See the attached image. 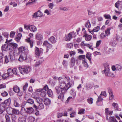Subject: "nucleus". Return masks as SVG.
Listing matches in <instances>:
<instances>
[{"label": "nucleus", "instance_id": "nucleus-1", "mask_svg": "<svg viewBox=\"0 0 122 122\" xmlns=\"http://www.w3.org/2000/svg\"><path fill=\"white\" fill-rule=\"evenodd\" d=\"M70 78L68 76H62L58 78V80L59 81V84L58 86L55 87L57 94H59L61 91L62 92L67 91L69 88L71 87V84H70Z\"/></svg>", "mask_w": 122, "mask_h": 122}, {"label": "nucleus", "instance_id": "nucleus-2", "mask_svg": "<svg viewBox=\"0 0 122 122\" xmlns=\"http://www.w3.org/2000/svg\"><path fill=\"white\" fill-rule=\"evenodd\" d=\"M10 104L11 99L10 98L5 100L4 102H2L0 105V114L2 113Z\"/></svg>", "mask_w": 122, "mask_h": 122}, {"label": "nucleus", "instance_id": "nucleus-3", "mask_svg": "<svg viewBox=\"0 0 122 122\" xmlns=\"http://www.w3.org/2000/svg\"><path fill=\"white\" fill-rule=\"evenodd\" d=\"M19 69L20 72L23 74L25 73L27 74L30 70V67L28 66H26L23 67H19Z\"/></svg>", "mask_w": 122, "mask_h": 122}, {"label": "nucleus", "instance_id": "nucleus-4", "mask_svg": "<svg viewBox=\"0 0 122 122\" xmlns=\"http://www.w3.org/2000/svg\"><path fill=\"white\" fill-rule=\"evenodd\" d=\"M75 33L74 32H71L65 36V40L69 41H70L73 36L75 35Z\"/></svg>", "mask_w": 122, "mask_h": 122}, {"label": "nucleus", "instance_id": "nucleus-5", "mask_svg": "<svg viewBox=\"0 0 122 122\" xmlns=\"http://www.w3.org/2000/svg\"><path fill=\"white\" fill-rule=\"evenodd\" d=\"M43 49L41 48H39L36 47L35 48V53L37 56H39L40 54L42 53L43 51Z\"/></svg>", "mask_w": 122, "mask_h": 122}, {"label": "nucleus", "instance_id": "nucleus-6", "mask_svg": "<svg viewBox=\"0 0 122 122\" xmlns=\"http://www.w3.org/2000/svg\"><path fill=\"white\" fill-rule=\"evenodd\" d=\"M18 50L19 53H28V50L27 49H25V47L23 46H21L19 47Z\"/></svg>", "mask_w": 122, "mask_h": 122}, {"label": "nucleus", "instance_id": "nucleus-7", "mask_svg": "<svg viewBox=\"0 0 122 122\" xmlns=\"http://www.w3.org/2000/svg\"><path fill=\"white\" fill-rule=\"evenodd\" d=\"M25 53H22L20 55L19 58V60L20 61H23L25 60H26L27 56V54Z\"/></svg>", "mask_w": 122, "mask_h": 122}, {"label": "nucleus", "instance_id": "nucleus-8", "mask_svg": "<svg viewBox=\"0 0 122 122\" xmlns=\"http://www.w3.org/2000/svg\"><path fill=\"white\" fill-rule=\"evenodd\" d=\"M13 90L14 92L17 93L19 96H20L22 95V93L20 92L19 88L17 86H14L13 88Z\"/></svg>", "mask_w": 122, "mask_h": 122}, {"label": "nucleus", "instance_id": "nucleus-9", "mask_svg": "<svg viewBox=\"0 0 122 122\" xmlns=\"http://www.w3.org/2000/svg\"><path fill=\"white\" fill-rule=\"evenodd\" d=\"M104 69L102 71V73L103 74H105L107 72H108L110 71L109 66L107 64H104Z\"/></svg>", "mask_w": 122, "mask_h": 122}, {"label": "nucleus", "instance_id": "nucleus-10", "mask_svg": "<svg viewBox=\"0 0 122 122\" xmlns=\"http://www.w3.org/2000/svg\"><path fill=\"white\" fill-rule=\"evenodd\" d=\"M42 15V13L40 10H39L37 12H36L34 14L33 17L34 18H36L37 17H41Z\"/></svg>", "mask_w": 122, "mask_h": 122}, {"label": "nucleus", "instance_id": "nucleus-11", "mask_svg": "<svg viewBox=\"0 0 122 122\" xmlns=\"http://www.w3.org/2000/svg\"><path fill=\"white\" fill-rule=\"evenodd\" d=\"M67 91H65V92H63L61 91V93H60L58 97V98L60 99L62 101H63L64 100V95L66 92Z\"/></svg>", "mask_w": 122, "mask_h": 122}, {"label": "nucleus", "instance_id": "nucleus-12", "mask_svg": "<svg viewBox=\"0 0 122 122\" xmlns=\"http://www.w3.org/2000/svg\"><path fill=\"white\" fill-rule=\"evenodd\" d=\"M76 60L75 58L73 57L71 58L70 63V67H72L75 65Z\"/></svg>", "mask_w": 122, "mask_h": 122}, {"label": "nucleus", "instance_id": "nucleus-13", "mask_svg": "<svg viewBox=\"0 0 122 122\" xmlns=\"http://www.w3.org/2000/svg\"><path fill=\"white\" fill-rule=\"evenodd\" d=\"M43 45L44 46H45L46 47L49 48H51L52 46V45L49 43L47 41L44 42L43 44Z\"/></svg>", "mask_w": 122, "mask_h": 122}, {"label": "nucleus", "instance_id": "nucleus-14", "mask_svg": "<svg viewBox=\"0 0 122 122\" xmlns=\"http://www.w3.org/2000/svg\"><path fill=\"white\" fill-rule=\"evenodd\" d=\"M44 102L45 105H49L51 104V101L49 99L46 98L44 99Z\"/></svg>", "mask_w": 122, "mask_h": 122}, {"label": "nucleus", "instance_id": "nucleus-15", "mask_svg": "<svg viewBox=\"0 0 122 122\" xmlns=\"http://www.w3.org/2000/svg\"><path fill=\"white\" fill-rule=\"evenodd\" d=\"M100 27L99 26H98L94 27L92 30V31H89L92 34H94V32H97L100 30Z\"/></svg>", "mask_w": 122, "mask_h": 122}, {"label": "nucleus", "instance_id": "nucleus-16", "mask_svg": "<svg viewBox=\"0 0 122 122\" xmlns=\"http://www.w3.org/2000/svg\"><path fill=\"white\" fill-rule=\"evenodd\" d=\"M83 37H85V39L86 41H90L92 39V36L87 34H85L83 36Z\"/></svg>", "mask_w": 122, "mask_h": 122}, {"label": "nucleus", "instance_id": "nucleus-17", "mask_svg": "<svg viewBox=\"0 0 122 122\" xmlns=\"http://www.w3.org/2000/svg\"><path fill=\"white\" fill-rule=\"evenodd\" d=\"M34 111V109L32 107H29L26 108V113H31Z\"/></svg>", "mask_w": 122, "mask_h": 122}, {"label": "nucleus", "instance_id": "nucleus-18", "mask_svg": "<svg viewBox=\"0 0 122 122\" xmlns=\"http://www.w3.org/2000/svg\"><path fill=\"white\" fill-rule=\"evenodd\" d=\"M36 27L34 25H30V30L32 32H34L37 30Z\"/></svg>", "mask_w": 122, "mask_h": 122}, {"label": "nucleus", "instance_id": "nucleus-19", "mask_svg": "<svg viewBox=\"0 0 122 122\" xmlns=\"http://www.w3.org/2000/svg\"><path fill=\"white\" fill-rule=\"evenodd\" d=\"M36 37L38 40H41L43 39L42 36L40 33H38L36 35Z\"/></svg>", "mask_w": 122, "mask_h": 122}, {"label": "nucleus", "instance_id": "nucleus-20", "mask_svg": "<svg viewBox=\"0 0 122 122\" xmlns=\"http://www.w3.org/2000/svg\"><path fill=\"white\" fill-rule=\"evenodd\" d=\"M34 98L36 99L37 102L39 103H42V99L39 97H33Z\"/></svg>", "mask_w": 122, "mask_h": 122}, {"label": "nucleus", "instance_id": "nucleus-21", "mask_svg": "<svg viewBox=\"0 0 122 122\" xmlns=\"http://www.w3.org/2000/svg\"><path fill=\"white\" fill-rule=\"evenodd\" d=\"M103 99L101 97L100 95L98 97L97 99V101L96 104L98 106H100L101 105V104H98L99 102H102Z\"/></svg>", "mask_w": 122, "mask_h": 122}, {"label": "nucleus", "instance_id": "nucleus-22", "mask_svg": "<svg viewBox=\"0 0 122 122\" xmlns=\"http://www.w3.org/2000/svg\"><path fill=\"white\" fill-rule=\"evenodd\" d=\"M43 61L44 60L42 59H41V60H37L35 64V66L36 67L38 66L42 63Z\"/></svg>", "mask_w": 122, "mask_h": 122}, {"label": "nucleus", "instance_id": "nucleus-23", "mask_svg": "<svg viewBox=\"0 0 122 122\" xmlns=\"http://www.w3.org/2000/svg\"><path fill=\"white\" fill-rule=\"evenodd\" d=\"M109 122H118L114 117H110L108 121Z\"/></svg>", "mask_w": 122, "mask_h": 122}, {"label": "nucleus", "instance_id": "nucleus-24", "mask_svg": "<svg viewBox=\"0 0 122 122\" xmlns=\"http://www.w3.org/2000/svg\"><path fill=\"white\" fill-rule=\"evenodd\" d=\"M26 40L27 42L29 43L30 47L32 48L33 45V41L30 40V38H29L28 39H26Z\"/></svg>", "mask_w": 122, "mask_h": 122}, {"label": "nucleus", "instance_id": "nucleus-25", "mask_svg": "<svg viewBox=\"0 0 122 122\" xmlns=\"http://www.w3.org/2000/svg\"><path fill=\"white\" fill-rule=\"evenodd\" d=\"M113 112L112 111H110L109 110V109L108 108L105 109V114L106 115H111L112 114Z\"/></svg>", "mask_w": 122, "mask_h": 122}, {"label": "nucleus", "instance_id": "nucleus-26", "mask_svg": "<svg viewBox=\"0 0 122 122\" xmlns=\"http://www.w3.org/2000/svg\"><path fill=\"white\" fill-rule=\"evenodd\" d=\"M8 45L6 44H5L1 47V49L2 51L6 50L8 47Z\"/></svg>", "mask_w": 122, "mask_h": 122}, {"label": "nucleus", "instance_id": "nucleus-27", "mask_svg": "<svg viewBox=\"0 0 122 122\" xmlns=\"http://www.w3.org/2000/svg\"><path fill=\"white\" fill-rule=\"evenodd\" d=\"M85 27L87 28H90L91 27V25L90 21L88 20L85 24Z\"/></svg>", "mask_w": 122, "mask_h": 122}, {"label": "nucleus", "instance_id": "nucleus-28", "mask_svg": "<svg viewBox=\"0 0 122 122\" xmlns=\"http://www.w3.org/2000/svg\"><path fill=\"white\" fill-rule=\"evenodd\" d=\"M13 109L11 107H9L7 108V112L8 114H12Z\"/></svg>", "mask_w": 122, "mask_h": 122}, {"label": "nucleus", "instance_id": "nucleus-29", "mask_svg": "<svg viewBox=\"0 0 122 122\" xmlns=\"http://www.w3.org/2000/svg\"><path fill=\"white\" fill-rule=\"evenodd\" d=\"M49 40L52 43H55L56 42L55 38L53 36H52L50 37Z\"/></svg>", "mask_w": 122, "mask_h": 122}, {"label": "nucleus", "instance_id": "nucleus-30", "mask_svg": "<svg viewBox=\"0 0 122 122\" xmlns=\"http://www.w3.org/2000/svg\"><path fill=\"white\" fill-rule=\"evenodd\" d=\"M112 105L114 107L115 110H118V104L117 103L114 102L112 103Z\"/></svg>", "mask_w": 122, "mask_h": 122}, {"label": "nucleus", "instance_id": "nucleus-31", "mask_svg": "<svg viewBox=\"0 0 122 122\" xmlns=\"http://www.w3.org/2000/svg\"><path fill=\"white\" fill-rule=\"evenodd\" d=\"M12 113H13L15 115H18L20 113V112L18 110L13 109Z\"/></svg>", "mask_w": 122, "mask_h": 122}, {"label": "nucleus", "instance_id": "nucleus-32", "mask_svg": "<svg viewBox=\"0 0 122 122\" xmlns=\"http://www.w3.org/2000/svg\"><path fill=\"white\" fill-rule=\"evenodd\" d=\"M27 103H28L31 104H32L34 103V101L33 99L31 98L28 99L26 101Z\"/></svg>", "mask_w": 122, "mask_h": 122}, {"label": "nucleus", "instance_id": "nucleus-33", "mask_svg": "<svg viewBox=\"0 0 122 122\" xmlns=\"http://www.w3.org/2000/svg\"><path fill=\"white\" fill-rule=\"evenodd\" d=\"M47 92L49 97H52L53 95V93L51 90L48 89L47 90Z\"/></svg>", "mask_w": 122, "mask_h": 122}, {"label": "nucleus", "instance_id": "nucleus-34", "mask_svg": "<svg viewBox=\"0 0 122 122\" xmlns=\"http://www.w3.org/2000/svg\"><path fill=\"white\" fill-rule=\"evenodd\" d=\"M22 34L20 33H19L17 35V37L15 38V39L16 41L19 40L21 39L22 36Z\"/></svg>", "mask_w": 122, "mask_h": 122}, {"label": "nucleus", "instance_id": "nucleus-35", "mask_svg": "<svg viewBox=\"0 0 122 122\" xmlns=\"http://www.w3.org/2000/svg\"><path fill=\"white\" fill-rule=\"evenodd\" d=\"M111 29L110 28H108L105 30L106 34L107 36H108L110 35V30Z\"/></svg>", "mask_w": 122, "mask_h": 122}, {"label": "nucleus", "instance_id": "nucleus-36", "mask_svg": "<svg viewBox=\"0 0 122 122\" xmlns=\"http://www.w3.org/2000/svg\"><path fill=\"white\" fill-rule=\"evenodd\" d=\"M116 40L117 41H120L122 40V37L117 34H116Z\"/></svg>", "mask_w": 122, "mask_h": 122}, {"label": "nucleus", "instance_id": "nucleus-37", "mask_svg": "<svg viewBox=\"0 0 122 122\" xmlns=\"http://www.w3.org/2000/svg\"><path fill=\"white\" fill-rule=\"evenodd\" d=\"M28 86V84L26 83L24 86L23 87V92L25 93L26 91V88Z\"/></svg>", "mask_w": 122, "mask_h": 122}, {"label": "nucleus", "instance_id": "nucleus-38", "mask_svg": "<svg viewBox=\"0 0 122 122\" xmlns=\"http://www.w3.org/2000/svg\"><path fill=\"white\" fill-rule=\"evenodd\" d=\"M91 56V54L90 53H87L86 55V58L88 59L89 61H91V58L90 57Z\"/></svg>", "mask_w": 122, "mask_h": 122}, {"label": "nucleus", "instance_id": "nucleus-39", "mask_svg": "<svg viewBox=\"0 0 122 122\" xmlns=\"http://www.w3.org/2000/svg\"><path fill=\"white\" fill-rule=\"evenodd\" d=\"M19 122H25V119L23 117H20L19 118Z\"/></svg>", "mask_w": 122, "mask_h": 122}, {"label": "nucleus", "instance_id": "nucleus-40", "mask_svg": "<svg viewBox=\"0 0 122 122\" xmlns=\"http://www.w3.org/2000/svg\"><path fill=\"white\" fill-rule=\"evenodd\" d=\"M93 100L92 98L89 97L87 99V101L89 104H92L93 103Z\"/></svg>", "mask_w": 122, "mask_h": 122}, {"label": "nucleus", "instance_id": "nucleus-41", "mask_svg": "<svg viewBox=\"0 0 122 122\" xmlns=\"http://www.w3.org/2000/svg\"><path fill=\"white\" fill-rule=\"evenodd\" d=\"M85 109H81L78 112V114H84L85 113Z\"/></svg>", "mask_w": 122, "mask_h": 122}, {"label": "nucleus", "instance_id": "nucleus-42", "mask_svg": "<svg viewBox=\"0 0 122 122\" xmlns=\"http://www.w3.org/2000/svg\"><path fill=\"white\" fill-rule=\"evenodd\" d=\"M35 121V118L33 117H30L28 119V122H34Z\"/></svg>", "mask_w": 122, "mask_h": 122}, {"label": "nucleus", "instance_id": "nucleus-43", "mask_svg": "<svg viewBox=\"0 0 122 122\" xmlns=\"http://www.w3.org/2000/svg\"><path fill=\"white\" fill-rule=\"evenodd\" d=\"M10 75L8 73H5L4 74L2 75L3 76V79L4 80L5 79L7 78Z\"/></svg>", "mask_w": 122, "mask_h": 122}, {"label": "nucleus", "instance_id": "nucleus-44", "mask_svg": "<svg viewBox=\"0 0 122 122\" xmlns=\"http://www.w3.org/2000/svg\"><path fill=\"white\" fill-rule=\"evenodd\" d=\"M74 89H72L70 91V93L71 95L75 96L76 94V92H74Z\"/></svg>", "mask_w": 122, "mask_h": 122}, {"label": "nucleus", "instance_id": "nucleus-45", "mask_svg": "<svg viewBox=\"0 0 122 122\" xmlns=\"http://www.w3.org/2000/svg\"><path fill=\"white\" fill-rule=\"evenodd\" d=\"M122 2V1H118L117 2L115 3V6L118 9L119 8V5L120 3Z\"/></svg>", "mask_w": 122, "mask_h": 122}, {"label": "nucleus", "instance_id": "nucleus-46", "mask_svg": "<svg viewBox=\"0 0 122 122\" xmlns=\"http://www.w3.org/2000/svg\"><path fill=\"white\" fill-rule=\"evenodd\" d=\"M5 117L6 119V122H10V118L8 115L6 114Z\"/></svg>", "mask_w": 122, "mask_h": 122}, {"label": "nucleus", "instance_id": "nucleus-47", "mask_svg": "<svg viewBox=\"0 0 122 122\" xmlns=\"http://www.w3.org/2000/svg\"><path fill=\"white\" fill-rule=\"evenodd\" d=\"M62 64L64 66L67 67V61L64 60L62 62Z\"/></svg>", "mask_w": 122, "mask_h": 122}, {"label": "nucleus", "instance_id": "nucleus-48", "mask_svg": "<svg viewBox=\"0 0 122 122\" xmlns=\"http://www.w3.org/2000/svg\"><path fill=\"white\" fill-rule=\"evenodd\" d=\"M39 105L38 106V108L40 109H42L44 108V105L42 103H40Z\"/></svg>", "mask_w": 122, "mask_h": 122}, {"label": "nucleus", "instance_id": "nucleus-49", "mask_svg": "<svg viewBox=\"0 0 122 122\" xmlns=\"http://www.w3.org/2000/svg\"><path fill=\"white\" fill-rule=\"evenodd\" d=\"M76 112L74 111H73L70 114V117H73L75 116Z\"/></svg>", "mask_w": 122, "mask_h": 122}, {"label": "nucleus", "instance_id": "nucleus-50", "mask_svg": "<svg viewBox=\"0 0 122 122\" xmlns=\"http://www.w3.org/2000/svg\"><path fill=\"white\" fill-rule=\"evenodd\" d=\"M8 73L10 75H12V69L11 68H9L7 70Z\"/></svg>", "mask_w": 122, "mask_h": 122}, {"label": "nucleus", "instance_id": "nucleus-51", "mask_svg": "<svg viewBox=\"0 0 122 122\" xmlns=\"http://www.w3.org/2000/svg\"><path fill=\"white\" fill-rule=\"evenodd\" d=\"M14 105L15 107H19L20 106L19 104L16 100L14 101Z\"/></svg>", "mask_w": 122, "mask_h": 122}, {"label": "nucleus", "instance_id": "nucleus-52", "mask_svg": "<svg viewBox=\"0 0 122 122\" xmlns=\"http://www.w3.org/2000/svg\"><path fill=\"white\" fill-rule=\"evenodd\" d=\"M102 41L101 40H99L97 41L96 43V46L97 48L99 47Z\"/></svg>", "mask_w": 122, "mask_h": 122}, {"label": "nucleus", "instance_id": "nucleus-53", "mask_svg": "<svg viewBox=\"0 0 122 122\" xmlns=\"http://www.w3.org/2000/svg\"><path fill=\"white\" fill-rule=\"evenodd\" d=\"M85 55H81L79 56L78 58L80 60L83 59V60H85Z\"/></svg>", "mask_w": 122, "mask_h": 122}, {"label": "nucleus", "instance_id": "nucleus-54", "mask_svg": "<svg viewBox=\"0 0 122 122\" xmlns=\"http://www.w3.org/2000/svg\"><path fill=\"white\" fill-rule=\"evenodd\" d=\"M116 69L117 70L120 71L122 69V67L121 65H116Z\"/></svg>", "mask_w": 122, "mask_h": 122}, {"label": "nucleus", "instance_id": "nucleus-55", "mask_svg": "<svg viewBox=\"0 0 122 122\" xmlns=\"http://www.w3.org/2000/svg\"><path fill=\"white\" fill-rule=\"evenodd\" d=\"M83 63L84 64V65L85 67H88V65L87 62L85 60H83Z\"/></svg>", "mask_w": 122, "mask_h": 122}, {"label": "nucleus", "instance_id": "nucleus-56", "mask_svg": "<svg viewBox=\"0 0 122 122\" xmlns=\"http://www.w3.org/2000/svg\"><path fill=\"white\" fill-rule=\"evenodd\" d=\"M15 34V32L14 31H11L10 34V37L11 38L14 37Z\"/></svg>", "mask_w": 122, "mask_h": 122}, {"label": "nucleus", "instance_id": "nucleus-57", "mask_svg": "<svg viewBox=\"0 0 122 122\" xmlns=\"http://www.w3.org/2000/svg\"><path fill=\"white\" fill-rule=\"evenodd\" d=\"M46 92L43 91L40 94V95L42 97H45L46 95Z\"/></svg>", "mask_w": 122, "mask_h": 122}, {"label": "nucleus", "instance_id": "nucleus-58", "mask_svg": "<svg viewBox=\"0 0 122 122\" xmlns=\"http://www.w3.org/2000/svg\"><path fill=\"white\" fill-rule=\"evenodd\" d=\"M60 10L64 11H67L68 10V9L66 7H59Z\"/></svg>", "mask_w": 122, "mask_h": 122}, {"label": "nucleus", "instance_id": "nucleus-59", "mask_svg": "<svg viewBox=\"0 0 122 122\" xmlns=\"http://www.w3.org/2000/svg\"><path fill=\"white\" fill-rule=\"evenodd\" d=\"M92 88V85L90 84H88L86 85V88L87 89L89 90L91 89Z\"/></svg>", "mask_w": 122, "mask_h": 122}, {"label": "nucleus", "instance_id": "nucleus-60", "mask_svg": "<svg viewBox=\"0 0 122 122\" xmlns=\"http://www.w3.org/2000/svg\"><path fill=\"white\" fill-rule=\"evenodd\" d=\"M8 95V93L5 91L4 92H3L1 93V95L3 97L7 96Z\"/></svg>", "mask_w": 122, "mask_h": 122}, {"label": "nucleus", "instance_id": "nucleus-61", "mask_svg": "<svg viewBox=\"0 0 122 122\" xmlns=\"http://www.w3.org/2000/svg\"><path fill=\"white\" fill-rule=\"evenodd\" d=\"M10 44L11 46H12L13 47H15V48L17 47L18 46L17 44L13 43H10Z\"/></svg>", "mask_w": 122, "mask_h": 122}, {"label": "nucleus", "instance_id": "nucleus-62", "mask_svg": "<svg viewBox=\"0 0 122 122\" xmlns=\"http://www.w3.org/2000/svg\"><path fill=\"white\" fill-rule=\"evenodd\" d=\"M87 11L88 12V14L89 15H90L93 14H95V12H93L91 11L90 10H88Z\"/></svg>", "mask_w": 122, "mask_h": 122}, {"label": "nucleus", "instance_id": "nucleus-63", "mask_svg": "<svg viewBox=\"0 0 122 122\" xmlns=\"http://www.w3.org/2000/svg\"><path fill=\"white\" fill-rule=\"evenodd\" d=\"M54 6V4L52 3H50L48 5V6L49 8L51 9H52L53 8Z\"/></svg>", "mask_w": 122, "mask_h": 122}, {"label": "nucleus", "instance_id": "nucleus-64", "mask_svg": "<svg viewBox=\"0 0 122 122\" xmlns=\"http://www.w3.org/2000/svg\"><path fill=\"white\" fill-rule=\"evenodd\" d=\"M104 17L106 19H111V17L109 15L105 14L104 15Z\"/></svg>", "mask_w": 122, "mask_h": 122}]
</instances>
